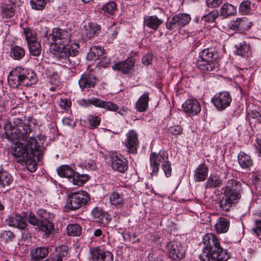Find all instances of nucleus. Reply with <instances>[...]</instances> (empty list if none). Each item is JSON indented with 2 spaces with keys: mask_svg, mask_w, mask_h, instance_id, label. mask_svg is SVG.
Segmentation results:
<instances>
[{
  "mask_svg": "<svg viewBox=\"0 0 261 261\" xmlns=\"http://www.w3.org/2000/svg\"><path fill=\"white\" fill-rule=\"evenodd\" d=\"M63 123L65 125L73 127L75 126V122L73 120L68 117H65L62 120Z\"/></svg>",
  "mask_w": 261,
  "mask_h": 261,
  "instance_id": "60",
  "label": "nucleus"
},
{
  "mask_svg": "<svg viewBox=\"0 0 261 261\" xmlns=\"http://www.w3.org/2000/svg\"><path fill=\"white\" fill-rule=\"evenodd\" d=\"M6 138L11 141L24 140L31 132L30 125L22 122V119L15 118L13 122L9 121L4 126Z\"/></svg>",
  "mask_w": 261,
  "mask_h": 261,
  "instance_id": "5",
  "label": "nucleus"
},
{
  "mask_svg": "<svg viewBox=\"0 0 261 261\" xmlns=\"http://www.w3.org/2000/svg\"><path fill=\"white\" fill-rule=\"evenodd\" d=\"M236 13V8L228 3H224L220 10V15L224 18L234 15Z\"/></svg>",
  "mask_w": 261,
  "mask_h": 261,
  "instance_id": "31",
  "label": "nucleus"
},
{
  "mask_svg": "<svg viewBox=\"0 0 261 261\" xmlns=\"http://www.w3.org/2000/svg\"><path fill=\"white\" fill-rule=\"evenodd\" d=\"M139 144L138 134L133 129L129 130L126 134V139L125 142L127 151L129 153L136 154Z\"/></svg>",
  "mask_w": 261,
  "mask_h": 261,
  "instance_id": "16",
  "label": "nucleus"
},
{
  "mask_svg": "<svg viewBox=\"0 0 261 261\" xmlns=\"http://www.w3.org/2000/svg\"><path fill=\"white\" fill-rule=\"evenodd\" d=\"M12 154L18 159V162L24 163L25 164H30L35 161L27 146L22 143L17 142L14 144Z\"/></svg>",
  "mask_w": 261,
  "mask_h": 261,
  "instance_id": "10",
  "label": "nucleus"
},
{
  "mask_svg": "<svg viewBox=\"0 0 261 261\" xmlns=\"http://www.w3.org/2000/svg\"><path fill=\"white\" fill-rule=\"evenodd\" d=\"M13 182L12 175L3 168L0 167V187L10 186Z\"/></svg>",
  "mask_w": 261,
  "mask_h": 261,
  "instance_id": "30",
  "label": "nucleus"
},
{
  "mask_svg": "<svg viewBox=\"0 0 261 261\" xmlns=\"http://www.w3.org/2000/svg\"><path fill=\"white\" fill-rule=\"evenodd\" d=\"M58 175L61 177H64L71 180L74 175V171L68 165H62L57 169Z\"/></svg>",
  "mask_w": 261,
  "mask_h": 261,
  "instance_id": "33",
  "label": "nucleus"
},
{
  "mask_svg": "<svg viewBox=\"0 0 261 261\" xmlns=\"http://www.w3.org/2000/svg\"><path fill=\"white\" fill-rule=\"evenodd\" d=\"M91 128L96 127L99 125L101 119L98 116H90L88 119Z\"/></svg>",
  "mask_w": 261,
  "mask_h": 261,
  "instance_id": "51",
  "label": "nucleus"
},
{
  "mask_svg": "<svg viewBox=\"0 0 261 261\" xmlns=\"http://www.w3.org/2000/svg\"><path fill=\"white\" fill-rule=\"evenodd\" d=\"M45 140L44 136H38L37 137H31L28 141L26 146L31 154L33 155L34 159L36 158L38 161L42 159L45 150V148L43 147Z\"/></svg>",
  "mask_w": 261,
  "mask_h": 261,
  "instance_id": "8",
  "label": "nucleus"
},
{
  "mask_svg": "<svg viewBox=\"0 0 261 261\" xmlns=\"http://www.w3.org/2000/svg\"><path fill=\"white\" fill-rule=\"evenodd\" d=\"M238 160L239 164L242 169L250 171L253 165V161L249 155L241 151L238 155Z\"/></svg>",
  "mask_w": 261,
  "mask_h": 261,
  "instance_id": "23",
  "label": "nucleus"
},
{
  "mask_svg": "<svg viewBox=\"0 0 261 261\" xmlns=\"http://www.w3.org/2000/svg\"><path fill=\"white\" fill-rule=\"evenodd\" d=\"M153 55L151 54H147L144 56L142 59V61L143 64L148 65L151 63L152 60Z\"/></svg>",
  "mask_w": 261,
  "mask_h": 261,
  "instance_id": "59",
  "label": "nucleus"
},
{
  "mask_svg": "<svg viewBox=\"0 0 261 261\" xmlns=\"http://www.w3.org/2000/svg\"><path fill=\"white\" fill-rule=\"evenodd\" d=\"M199 59L197 66L203 72H208L218 69L219 63L217 60L218 55L214 49L210 48L202 50L199 53Z\"/></svg>",
  "mask_w": 261,
  "mask_h": 261,
  "instance_id": "6",
  "label": "nucleus"
},
{
  "mask_svg": "<svg viewBox=\"0 0 261 261\" xmlns=\"http://www.w3.org/2000/svg\"><path fill=\"white\" fill-rule=\"evenodd\" d=\"M37 215L40 222L51 220L53 217V215L51 213L47 212L44 209L38 210L37 212Z\"/></svg>",
  "mask_w": 261,
  "mask_h": 261,
  "instance_id": "43",
  "label": "nucleus"
},
{
  "mask_svg": "<svg viewBox=\"0 0 261 261\" xmlns=\"http://www.w3.org/2000/svg\"><path fill=\"white\" fill-rule=\"evenodd\" d=\"M253 233L256 236H261V220L255 221V224L252 229Z\"/></svg>",
  "mask_w": 261,
  "mask_h": 261,
  "instance_id": "56",
  "label": "nucleus"
},
{
  "mask_svg": "<svg viewBox=\"0 0 261 261\" xmlns=\"http://www.w3.org/2000/svg\"><path fill=\"white\" fill-rule=\"evenodd\" d=\"M223 184V180L218 174L211 175L206 182V188L209 189L217 188Z\"/></svg>",
  "mask_w": 261,
  "mask_h": 261,
  "instance_id": "29",
  "label": "nucleus"
},
{
  "mask_svg": "<svg viewBox=\"0 0 261 261\" xmlns=\"http://www.w3.org/2000/svg\"><path fill=\"white\" fill-rule=\"evenodd\" d=\"M166 248L169 257L174 260L179 261L185 256V250L179 242H170L166 244Z\"/></svg>",
  "mask_w": 261,
  "mask_h": 261,
  "instance_id": "14",
  "label": "nucleus"
},
{
  "mask_svg": "<svg viewBox=\"0 0 261 261\" xmlns=\"http://www.w3.org/2000/svg\"><path fill=\"white\" fill-rule=\"evenodd\" d=\"M91 258L93 261L101 260L103 250L100 247H92L90 249Z\"/></svg>",
  "mask_w": 261,
  "mask_h": 261,
  "instance_id": "42",
  "label": "nucleus"
},
{
  "mask_svg": "<svg viewBox=\"0 0 261 261\" xmlns=\"http://www.w3.org/2000/svg\"><path fill=\"white\" fill-rule=\"evenodd\" d=\"M111 166L114 170L121 173L124 172L127 169L126 162L120 159L117 156L112 158Z\"/></svg>",
  "mask_w": 261,
  "mask_h": 261,
  "instance_id": "26",
  "label": "nucleus"
},
{
  "mask_svg": "<svg viewBox=\"0 0 261 261\" xmlns=\"http://www.w3.org/2000/svg\"><path fill=\"white\" fill-rule=\"evenodd\" d=\"M251 3L249 1H244L240 6V10L244 14H248L250 12Z\"/></svg>",
  "mask_w": 261,
  "mask_h": 261,
  "instance_id": "54",
  "label": "nucleus"
},
{
  "mask_svg": "<svg viewBox=\"0 0 261 261\" xmlns=\"http://www.w3.org/2000/svg\"><path fill=\"white\" fill-rule=\"evenodd\" d=\"M27 214L25 213L23 214V216L17 214L14 217L9 218L8 219V224L10 226L25 230L27 227Z\"/></svg>",
  "mask_w": 261,
  "mask_h": 261,
  "instance_id": "19",
  "label": "nucleus"
},
{
  "mask_svg": "<svg viewBox=\"0 0 261 261\" xmlns=\"http://www.w3.org/2000/svg\"><path fill=\"white\" fill-rule=\"evenodd\" d=\"M71 34L70 29L55 28L47 39L54 46V49L58 52V58L73 68L76 64L75 57L79 54L80 45L75 42L71 43Z\"/></svg>",
  "mask_w": 261,
  "mask_h": 261,
  "instance_id": "1",
  "label": "nucleus"
},
{
  "mask_svg": "<svg viewBox=\"0 0 261 261\" xmlns=\"http://www.w3.org/2000/svg\"><path fill=\"white\" fill-rule=\"evenodd\" d=\"M162 168L164 172L165 175L167 177H170L172 173V168L170 162L168 160L162 165Z\"/></svg>",
  "mask_w": 261,
  "mask_h": 261,
  "instance_id": "50",
  "label": "nucleus"
},
{
  "mask_svg": "<svg viewBox=\"0 0 261 261\" xmlns=\"http://www.w3.org/2000/svg\"><path fill=\"white\" fill-rule=\"evenodd\" d=\"M184 111L190 117L197 115L201 111L199 101L195 98L188 99L182 104Z\"/></svg>",
  "mask_w": 261,
  "mask_h": 261,
  "instance_id": "17",
  "label": "nucleus"
},
{
  "mask_svg": "<svg viewBox=\"0 0 261 261\" xmlns=\"http://www.w3.org/2000/svg\"><path fill=\"white\" fill-rule=\"evenodd\" d=\"M90 200V196L85 191L72 192L67 196L66 207L70 211H75L85 206Z\"/></svg>",
  "mask_w": 261,
  "mask_h": 261,
  "instance_id": "7",
  "label": "nucleus"
},
{
  "mask_svg": "<svg viewBox=\"0 0 261 261\" xmlns=\"http://www.w3.org/2000/svg\"><path fill=\"white\" fill-rule=\"evenodd\" d=\"M190 15L186 13H179L175 15L166 23L168 30L176 31L185 27L191 21Z\"/></svg>",
  "mask_w": 261,
  "mask_h": 261,
  "instance_id": "11",
  "label": "nucleus"
},
{
  "mask_svg": "<svg viewBox=\"0 0 261 261\" xmlns=\"http://www.w3.org/2000/svg\"><path fill=\"white\" fill-rule=\"evenodd\" d=\"M219 16L218 11H212L202 17V20L207 22H213Z\"/></svg>",
  "mask_w": 261,
  "mask_h": 261,
  "instance_id": "46",
  "label": "nucleus"
},
{
  "mask_svg": "<svg viewBox=\"0 0 261 261\" xmlns=\"http://www.w3.org/2000/svg\"><path fill=\"white\" fill-rule=\"evenodd\" d=\"M32 7L36 10H42L45 6L46 0H31Z\"/></svg>",
  "mask_w": 261,
  "mask_h": 261,
  "instance_id": "48",
  "label": "nucleus"
},
{
  "mask_svg": "<svg viewBox=\"0 0 261 261\" xmlns=\"http://www.w3.org/2000/svg\"><path fill=\"white\" fill-rule=\"evenodd\" d=\"M208 168L204 164H201L194 171V177L196 181L205 180L208 175Z\"/></svg>",
  "mask_w": 261,
  "mask_h": 261,
  "instance_id": "25",
  "label": "nucleus"
},
{
  "mask_svg": "<svg viewBox=\"0 0 261 261\" xmlns=\"http://www.w3.org/2000/svg\"><path fill=\"white\" fill-rule=\"evenodd\" d=\"M23 32L27 41L28 44L37 41L35 34L33 31L29 28L24 29Z\"/></svg>",
  "mask_w": 261,
  "mask_h": 261,
  "instance_id": "47",
  "label": "nucleus"
},
{
  "mask_svg": "<svg viewBox=\"0 0 261 261\" xmlns=\"http://www.w3.org/2000/svg\"><path fill=\"white\" fill-rule=\"evenodd\" d=\"M15 238V234L10 230H5L0 233L1 239L5 243L13 241Z\"/></svg>",
  "mask_w": 261,
  "mask_h": 261,
  "instance_id": "45",
  "label": "nucleus"
},
{
  "mask_svg": "<svg viewBox=\"0 0 261 261\" xmlns=\"http://www.w3.org/2000/svg\"><path fill=\"white\" fill-rule=\"evenodd\" d=\"M105 57V50L101 46H93L87 54V58L91 60H102Z\"/></svg>",
  "mask_w": 261,
  "mask_h": 261,
  "instance_id": "24",
  "label": "nucleus"
},
{
  "mask_svg": "<svg viewBox=\"0 0 261 261\" xmlns=\"http://www.w3.org/2000/svg\"><path fill=\"white\" fill-rule=\"evenodd\" d=\"M66 229L68 236H79L82 233L81 226L76 223L68 224Z\"/></svg>",
  "mask_w": 261,
  "mask_h": 261,
  "instance_id": "37",
  "label": "nucleus"
},
{
  "mask_svg": "<svg viewBox=\"0 0 261 261\" xmlns=\"http://www.w3.org/2000/svg\"><path fill=\"white\" fill-rule=\"evenodd\" d=\"M149 93H144L137 100L136 103V109L140 112L146 111L148 107Z\"/></svg>",
  "mask_w": 261,
  "mask_h": 261,
  "instance_id": "28",
  "label": "nucleus"
},
{
  "mask_svg": "<svg viewBox=\"0 0 261 261\" xmlns=\"http://www.w3.org/2000/svg\"><path fill=\"white\" fill-rule=\"evenodd\" d=\"M222 3V0H206V4L210 8H217Z\"/></svg>",
  "mask_w": 261,
  "mask_h": 261,
  "instance_id": "57",
  "label": "nucleus"
},
{
  "mask_svg": "<svg viewBox=\"0 0 261 261\" xmlns=\"http://www.w3.org/2000/svg\"><path fill=\"white\" fill-rule=\"evenodd\" d=\"M10 55L13 59L20 60L25 55L24 49L18 45L14 46L10 48Z\"/></svg>",
  "mask_w": 261,
  "mask_h": 261,
  "instance_id": "32",
  "label": "nucleus"
},
{
  "mask_svg": "<svg viewBox=\"0 0 261 261\" xmlns=\"http://www.w3.org/2000/svg\"><path fill=\"white\" fill-rule=\"evenodd\" d=\"M89 178V176L87 174H80L74 172V175L71 178V181L73 185L81 186L88 181Z\"/></svg>",
  "mask_w": 261,
  "mask_h": 261,
  "instance_id": "35",
  "label": "nucleus"
},
{
  "mask_svg": "<svg viewBox=\"0 0 261 261\" xmlns=\"http://www.w3.org/2000/svg\"><path fill=\"white\" fill-rule=\"evenodd\" d=\"M101 260L102 261H113V254L110 251L105 252L103 251V253L101 256Z\"/></svg>",
  "mask_w": 261,
  "mask_h": 261,
  "instance_id": "58",
  "label": "nucleus"
},
{
  "mask_svg": "<svg viewBox=\"0 0 261 261\" xmlns=\"http://www.w3.org/2000/svg\"><path fill=\"white\" fill-rule=\"evenodd\" d=\"M168 159V154L165 150H161L158 153L151 152L150 154V174L156 176L161 164L164 163Z\"/></svg>",
  "mask_w": 261,
  "mask_h": 261,
  "instance_id": "12",
  "label": "nucleus"
},
{
  "mask_svg": "<svg viewBox=\"0 0 261 261\" xmlns=\"http://www.w3.org/2000/svg\"><path fill=\"white\" fill-rule=\"evenodd\" d=\"M30 54L34 56H38L40 55L42 50L41 44L36 41L28 44Z\"/></svg>",
  "mask_w": 261,
  "mask_h": 261,
  "instance_id": "41",
  "label": "nucleus"
},
{
  "mask_svg": "<svg viewBox=\"0 0 261 261\" xmlns=\"http://www.w3.org/2000/svg\"><path fill=\"white\" fill-rule=\"evenodd\" d=\"M79 103L84 107H88L90 105H92L96 107L102 108L108 110L117 112L121 115H123L122 112L124 111L123 109L118 111L119 108L117 105L111 101H103L97 98L93 97L88 99H83L79 101Z\"/></svg>",
  "mask_w": 261,
  "mask_h": 261,
  "instance_id": "9",
  "label": "nucleus"
},
{
  "mask_svg": "<svg viewBox=\"0 0 261 261\" xmlns=\"http://www.w3.org/2000/svg\"><path fill=\"white\" fill-rule=\"evenodd\" d=\"M203 247L199 258L202 261H227L229 255L221 247L219 239L214 233L206 234L203 238Z\"/></svg>",
  "mask_w": 261,
  "mask_h": 261,
  "instance_id": "2",
  "label": "nucleus"
},
{
  "mask_svg": "<svg viewBox=\"0 0 261 261\" xmlns=\"http://www.w3.org/2000/svg\"><path fill=\"white\" fill-rule=\"evenodd\" d=\"M224 197L220 201V207L228 211L232 204H236L242 197L243 190L242 182L235 179L228 180L222 188Z\"/></svg>",
  "mask_w": 261,
  "mask_h": 261,
  "instance_id": "3",
  "label": "nucleus"
},
{
  "mask_svg": "<svg viewBox=\"0 0 261 261\" xmlns=\"http://www.w3.org/2000/svg\"><path fill=\"white\" fill-rule=\"evenodd\" d=\"M236 54L242 57L248 55L250 51V47L245 41L241 42L238 45H236Z\"/></svg>",
  "mask_w": 261,
  "mask_h": 261,
  "instance_id": "40",
  "label": "nucleus"
},
{
  "mask_svg": "<svg viewBox=\"0 0 261 261\" xmlns=\"http://www.w3.org/2000/svg\"><path fill=\"white\" fill-rule=\"evenodd\" d=\"M239 18H237L236 20L230 21L228 26L231 30H237L239 31Z\"/></svg>",
  "mask_w": 261,
  "mask_h": 261,
  "instance_id": "63",
  "label": "nucleus"
},
{
  "mask_svg": "<svg viewBox=\"0 0 261 261\" xmlns=\"http://www.w3.org/2000/svg\"><path fill=\"white\" fill-rule=\"evenodd\" d=\"M110 201L112 205L121 206L123 204L124 200L118 192H113L110 196Z\"/></svg>",
  "mask_w": 261,
  "mask_h": 261,
  "instance_id": "38",
  "label": "nucleus"
},
{
  "mask_svg": "<svg viewBox=\"0 0 261 261\" xmlns=\"http://www.w3.org/2000/svg\"><path fill=\"white\" fill-rule=\"evenodd\" d=\"M49 252V246H39L31 249L30 256L32 261H40L45 258Z\"/></svg>",
  "mask_w": 261,
  "mask_h": 261,
  "instance_id": "20",
  "label": "nucleus"
},
{
  "mask_svg": "<svg viewBox=\"0 0 261 261\" xmlns=\"http://www.w3.org/2000/svg\"><path fill=\"white\" fill-rule=\"evenodd\" d=\"M239 31H244L249 29V26L247 25V19L245 18H239Z\"/></svg>",
  "mask_w": 261,
  "mask_h": 261,
  "instance_id": "55",
  "label": "nucleus"
},
{
  "mask_svg": "<svg viewBox=\"0 0 261 261\" xmlns=\"http://www.w3.org/2000/svg\"><path fill=\"white\" fill-rule=\"evenodd\" d=\"M98 82V80L95 74L92 73H87L81 76L79 80V85L82 91H88L89 89L94 87Z\"/></svg>",
  "mask_w": 261,
  "mask_h": 261,
  "instance_id": "15",
  "label": "nucleus"
},
{
  "mask_svg": "<svg viewBox=\"0 0 261 261\" xmlns=\"http://www.w3.org/2000/svg\"><path fill=\"white\" fill-rule=\"evenodd\" d=\"M28 220L29 222L33 225L39 226L40 223L39 218H38L32 212H29V214L28 216Z\"/></svg>",
  "mask_w": 261,
  "mask_h": 261,
  "instance_id": "52",
  "label": "nucleus"
},
{
  "mask_svg": "<svg viewBox=\"0 0 261 261\" xmlns=\"http://www.w3.org/2000/svg\"><path fill=\"white\" fill-rule=\"evenodd\" d=\"M68 248L65 245H61L56 247L49 257L44 261H62L63 257L68 254Z\"/></svg>",
  "mask_w": 261,
  "mask_h": 261,
  "instance_id": "21",
  "label": "nucleus"
},
{
  "mask_svg": "<svg viewBox=\"0 0 261 261\" xmlns=\"http://www.w3.org/2000/svg\"><path fill=\"white\" fill-rule=\"evenodd\" d=\"M168 132L173 135H180L182 133L183 129L180 125H175L170 126L168 128Z\"/></svg>",
  "mask_w": 261,
  "mask_h": 261,
  "instance_id": "53",
  "label": "nucleus"
},
{
  "mask_svg": "<svg viewBox=\"0 0 261 261\" xmlns=\"http://www.w3.org/2000/svg\"><path fill=\"white\" fill-rule=\"evenodd\" d=\"M38 226H39L40 229L43 231L46 236L53 233L55 230L54 224L51 222L50 220L40 222Z\"/></svg>",
  "mask_w": 261,
  "mask_h": 261,
  "instance_id": "36",
  "label": "nucleus"
},
{
  "mask_svg": "<svg viewBox=\"0 0 261 261\" xmlns=\"http://www.w3.org/2000/svg\"><path fill=\"white\" fill-rule=\"evenodd\" d=\"M211 101L218 111H222L230 106L232 98L229 92L222 91L216 93Z\"/></svg>",
  "mask_w": 261,
  "mask_h": 261,
  "instance_id": "13",
  "label": "nucleus"
},
{
  "mask_svg": "<svg viewBox=\"0 0 261 261\" xmlns=\"http://www.w3.org/2000/svg\"><path fill=\"white\" fill-rule=\"evenodd\" d=\"M229 227V220L223 217L219 218L215 225V229L218 233L226 232L228 231Z\"/></svg>",
  "mask_w": 261,
  "mask_h": 261,
  "instance_id": "27",
  "label": "nucleus"
},
{
  "mask_svg": "<svg viewBox=\"0 0 261 261\" xmlns=\"http://www.w3.org/2000/svg\"><path fill=\"white\" fill-rule=\"evenodd\" d=\"M162 23L163 20L156 15L145 16L144 18V26L148 27L154 32L156 31Z\"/></svg>",
  "mask_w": 261,
  "mask_h": 261,
  "instance_id": "22",
  "label": "nucleus"
},
{
  "mask_svg": "<svg viewBox=\"0 0 261 261\" xmlns=\"http://www.w3.org/2000/svg\"><path fill=\"white\" fill-rule=\"evenodd\" d=\"M71 102L68 99H62L60 102L61 107L65 110H67L71 106Z\"/></svg>",
  "mask_w": 261,
  "mask_h": 261,
  "instance_id": "62",
  "label": "nucleus"
},
{
  "mask_svg": "<svg viewBox=\"0 0 261 261\" xmlns=\"http://www.w3.org/2000/svg\"><path fill=\"white\" fill-rule=\"evenodd\" d=\"M116 9V4L113 2H111L105 4L101 10L105 13H107L110 15H113Z\"/></svg>",
  "mask_w": 261,
  "mask_h": 261,
  "instance_id": "44",
  "label": "nucleus"
},
{
  "mask_svg": "<svg viewBox=\"0 0 261 261\" xmlns=\"http://www.w3.org/2000/svg\"><path fill=\"white\" fill-rule=\"evenodd\" d=\"M99 62L98 65L99 67H102L103 68L107 67L110 63L109 59L107 58L105 55V57L102 60Z\"/></svg>",
  "mask_w": 261,
  "mask_h": 261,
  "instance_id": "64",
  "label": "nucleus"
},
{
  "mask_svg": "<svg viewBox=\"0 0 261 261\" xmlns=\"http://www.w3.org/2000/svg\"><path fill=\"white\" fill-rule=\"evenodd\" d=\"M91 214L95 219H97L99 221L102 220L105 217L106 219H107L106 215H105V214H103L101 208L98 207L94 208L91 212Z\"/></svg>",
  "mask_w": 261,
  "mask_h": 261,
  "instance_id": "49",
  "label": "nucleus"
},
{
  "mask_svg": "<svg viewBox=\"0 0 261 261\" xmlns=\"http://www.w3.org/2000/svg\"><path fill=\"white\" fill-rule=\"evenodd\" d=\"M135 60L133 58H128L124 61H121L116 63L112 68L114 70L122 72L124 74L131 73L135 65Z\"/></svg>",
  "mask_w": 261,
  "mask_h": 261,
  "instance_id": "18",
  "label": "nucleus"
},
{
  "mask_svg": "<svg viewBox=\"0 0 261 261\" xmlns=\"http://www.w3.org/2000/svg\"><path fill=\"white\" fill-rule=\"evenodd\" d=\"M3 17L10 18L14 15V9L9 4H3L1 7Z\"/></svg>",
  "mask_w": 261,
  "mask_h": 261,
  "instance_id": "39",
  "label": "nucleus"
},
{
  "mask_svg": "<svg viewBox=\"0 0 261 261\" xmlns=\"http://www.w3.org/2000/svg\"><path fill=\"white\" fill-rule=\"evenodd\" d=\"M85 27L86 36L89 38H92L95 35H97L100 30V25L95 23L89 22Z\"/></svg>",
  "mask_w": 261,
  "mask_h": 261,
  "instance_id": "34",
  "label": "nucleus"
},
{
  "mask_svg": "<svg viewBox=\"0 0 261 261\" xmlns=\"http://www.w3.org/2000/svg\"><path fill=\"white\" fill-rule=\"evenodd\" d=\"M249 117L256 120V122H261V115L256 110L252 111L249 114Z\"/></svg>",
  "mask_w": 261,
  "mask_h": 261,
  "instance_id": "61",
  "label": "nucleus"
},
{
  "mask_svg": "<svg viewBox=\"0 0 261 261\" xmlns=\"http://www.w3.org/2000/svg\"><path fill=\"white\" fill-rule=\"evenodd\" d=\"M37 82L36 73L28 68L17 67L12 69L8 76L10 86L17 88L19 86H31Z\"/></svg>",
  "mask_w": 261,
  "mask_h": 261,
  "instance_id": "4",
  "label": "nucleus"
}]
</instances>
